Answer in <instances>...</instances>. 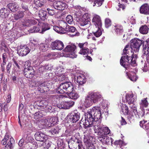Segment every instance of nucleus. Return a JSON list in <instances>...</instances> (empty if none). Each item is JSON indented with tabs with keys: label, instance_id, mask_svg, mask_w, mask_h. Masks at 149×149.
Returning <instances> with one entry per match:
<instances>
[{
	"label": "nucleus",
	"instance_id": "1",
	"mask_svg": "<svg viewBox=\"0 0 149 149\" xmlns=\"http://www.w3.org/2000/svg\"><path fill=\"white\" fill-rule=\"evenodd\" d=\"M101 109L98 107H94L88 110L85 115V120L83 124L85 128L93 129L95 133L100 136L108 134L110 130L107 127H103L101 124Z\"/></svg>",
	"mask_w": 149,
	"mask_h": 149
},
{
	"label": "nucleus",
	"instance_id": "2",
	"mask_svg": "<svg viewBox=\"0 0 149 149\" xmlns=\"http://www.w3.org/2000/svg\"><path fill=\"white\" fill-rule=\"evenodd\" d=\"M126 102L130 104V107L131 108L130 112L127 117V119L130 122L134 119V115L137 117L138 115L137 110V108L135 105L134 103L136 101L137 96L132 93H127L125 96Z\"/></svg>",
	"mask_w": 149,
	"mask_h": 149
},
{
	"label": "nucleus",
	"instance_id": "3",
	"mask_svg": "<svg viewBox=\"0 0 149 149\" xmlns=\"http://www.w3.org/2000/svg\"><path fill=\"white\" fill-rule=\"evenodd\" d=\"M77 47L73 43H71L67 45L63 50L65 52L63 56L72 58H75L77 56L76 54Z\"/></svg>",
	"mask_w": 149,
	"mask_h": 149
},
{
	"label": "nucleus",
	"instance_id": "4",
	"mask_svg": "<svg viewBox=\"0 0 149 149\" xmlns=\"http://www.w3.org/2000/svg\"><path fill=\"white\" fill-rule=\"evenodd\" d=\"M73 90V86L71 82H66L62 83L56 88V92L60 94H68Z\"/></svg>",
	"mask_w": 149,
	"mask_h": 149
},
{
	"label": "nucleus",
	"instance_id": "5",
	"mask_svg": "<svg viewBox=\"0 0 149 149\" xmlns=\"http://www.w3.org/2000/svg\"><path fill=\"white\" fill-rule=\"evenodd\" d=\"M74 78L75 81L79 85L78 90L79 92L82 93L84 91V88L81 87V85L84 84L86 81L85 77L83 74L78 73L74 75Z\"/></svg>",
	"mask_w": 149,
	"mask_h": 149
},
{
	"label": "nucleus",
	"instance_id": "6",
	"mask_svg": "<svg viewBox=\"0 0 149 149\" xmlns=\"http://www.w3.org/2000/svg\"><path fill=\"white\" fill-rule=\"evenodd\" d=\"M14 142V139L8 134H6L1 141V143L3 145L6 144L5 149H11L13 148V144Z\"/></svg>",
	"mask_w": 149,
	"mask_h": 149
},
{
	"label": "nucleus",
	"instance_id": "7",
	"mask_svg": "<svg viewBox=\"0 0 149 149\" xmlns=\"http://www.w3.org/2000/svg\"><path fill=\"white\" fill-rule=\"evenodd\" d=\"M88 43L85 42L83 43H79L78 44L79 47L81 48V49L79 52V53L83 55H88V54L90 52L92 54L93 50L89 49L87 48Z\"/></svg>",
	"mask_w": 149,
	"mask_h": 149
},
{
	"label": "nucleus",
	"instance_id": "8",
	"mask_svg": "<svg viewBox=\"0 0 149 149\" xmlns=\"http://www.w3.org/2000/svg\"><path fill=\"white\" fill-rule=\"evenodd\" d=\"M88 94L93 103H97L102 98L101 94L98 92H89Z\"/></svg>",
	"mask_w": 149,
	"mask_h": 149
},
{
	"label": "nucleus",
	"instance_id": "9",
	"mask_svg": "<svg viewBox=\"0 0 149 149\" xmlns=\"http://www.w3.org/2000/svg\"><path fill=\"white\" fill-rule=\"evenodd\" d=\"M67 117L70 122L72 123H76L80 118V113L77 110H74L71 113L69 114Z\"/></svg>",
	"mask_w": 149,
	"mask_h": 149
},
{
	"label": "nucleus",
	"instance_id": "10",
	"mask_svg": "<svg viewBox=\"0 0 149 149\" xmlns=\"http://www.w3.org/2000/svg\"><path fill=\"white\" fill-rule=\"evenodd\" d=\"M142 43V41L139 39H132L131 40V48L132 49V50H134L135 52H137Z\"/></svg>",
	"mask_w": 149,
	"mask_h": 149
},
{
	"label": "nucleus",
	"instance_id": "11",
	"mask_svg": "<svg viewBox=\"0 0 149 149\" xmlns=\"http://www.w3.org/2000/svg\"><path fill=\"white\" fill-rule=\"evenodd\" d=\"M17 51L19 55L23 56L27 55L30 52V49L26 45H21L18 47Z\"/></svg>",
	"mask_w": 149,
	"mask_h": 149
},
{
	"label": "nucleus",
	"instance_id": "12",
	"mask_svg": "<svg viewBox=\"0 0 149 149\" xmlns=\"http://www.w3.org/2000/svg\"><path fill=\"white\" fill-rule=\"evenodd\" d=\"M64 45L62 42L57 40L53 42L51 44V47L53 49L61 50L64 48Z\"/></svg>",
	"mask_w": 149,
	"mask_h": 149
},
{
	"label": "nucleus",
	"instance_id": "13",
	"mask_svg": "<svg viewBox=\"0 0 149 149\" xmlns=\"http://www.w3.org/2000/svg\"><path fill=\"white\" fill-rule=\"evenodd\" d=\"M21 24L23 27H29L37 23L36 20L30 19L28 18H24L22 20Z\"/></svg>",
	"mask_w": 149,
	"mask_h": 149
},
{
	"label": "nucleus",
	"instance_id": "14",
	"mask_svg": "<svg viewBox=\"0 0 149 149\" xmlns=\"http://www.w3.org/2000/svg\"><path fill=\"white\" fill-rule=\"evenodd\" d=\"M129 55L124 56L121 57L120 60L121 65L123 66L128 71L130 69L129 66Z\"/></svg>",
	"mask_w": 149,
	"mask_h": 149
},
{
	"label": "nucleus",
	"instance_id": "15",
	"mask_svg": "<svg viewBox=\"0 0 149 149\" xmlns=\"http://www.w3.org/2000/svg\"><path fill=\"white\" fill-rule=\"evenodd\" d=\"M61 23L65 25L66 27V29L67 32H70L71 33L75 32V33L72 35L73 36H79V33L78 32L76 28L74 26H70L67 25V24L63 21H61Z\"/></svg>",
	"mask_w": 149,
	"mask_h": 149
},
{
	"label": "nucleus",
	"instance_id": "16",
	"mask_svg": "<svg viewBox=\"0 0 149 149\" xmlns=\"http://www.w3.org/2000/svg\"><path fill=\"white\" fill-rule=\"evenodd\" d=\"M74 104V102L71 101L68 102L63 101L59 104L58 106L60 109H68L72 107Z\"/></svg>",
	"mask_w": 149,
	"mask_h": 149
},
{
	"label": "nucleus",
	"instance_id": "17",
	"mask_svg": "<svg viewBox=\"0 0 149 149\" xmlns=\"http://www.w3.org/2000/svg\"><path fill=\"white\" fill-rule=\"evenodd\" d=\"M39 127L41 128H48L52 126L51 123L49 118L41 120L38 124Z\"/></svg>",
	"mask_w": 149,
	"mask_h": 149
},
{
	"label": "nucleus",
	"instance_id": "18",
	"mask_svg": "<svg viewBox=\"0 0 149 149\" xmlns=\"http://www.w3.org/2000/svg\"><path fill=\"white\" fill-rule=\"evenodd\" d=\"M35 74L34 69L32 67L28 68H25L24 71V74L25 76L28 78H32Z\"/></svg>",
	"mask_w": 149,
	"mask_h": 149
},
{
	"label": "nucleus",
	"instance_id": "19",
	"mask_svg": "<svg viewBox=\"0 0 149 149\" xmlns=\"http://www.w3.org/2000/svg\"><path fill=\"white\" fill-rule=\"evenodd\" d=\"M53 6L55 9L60 10H64L67 6L65 3L60 1H57L54 2Z\"/></svg>",
	"mask_w": 149,
	"mask_h": 149
},
{
	"label": "nucleus",
	"instance_id": "20",
	"mask_svg": "<svg viewBox=\"0 0 149 149\" xmlns=\"http://www.w3.org/2000/svg\"><path fill=\"white\" fill-rule=\"evenodd\" d=\"M92 22L94 25V26H102L101 18L98 15L95 14L93 15Z\"/></svg>",
	"mask_w": 149,
	"mask_h": 149
},
{
	"label": "nucleus",
	"instance_id": "21",
	"mask_svg": "<svg viewBox=\"0 0 149 149\" xmlns=\"http://www.w3.org/2000/svg\"><path fill=\"white\" fill-rule=\"evenodd\" d=\"M35 138L38 141L44 142L47 139V136L40 132H36L35 134Z\"/></svg>",
	"mask_w": 149,
	"mask_h": 149
},
{
	"label": "nucleus",
	"instance_id": "22",
	"mask_svg": "<svg viewBox=\"0 0 149 149\" xmlns=\"http://www.w3.org/2000/svg\"><path fill=\"white\" fill-rule=\"evenodd\" d=\"M98 139L103 144H109L110 142L112 144H113V140L112 138H109L107 136H100L98 138Z\"/></svg>",
	"mask_w": 149,
	"mask_h": 149
},
{
	"label": "nucleus",
	"instance_id": "23",
	"mask_svg": "<svg viewBox=\"0 0 149 149\" xmlns=\"http://www.w3.org/2000/svg\"><path fill=\"white\" fill-rule=\"evenodd\" d=\"M102 26H94L93 33L96 37H99L102 34Z\"/></svg>",
	"mask_w": 149,
	"mask_h": 149
},
{
	"label": "nucleus",
	"instance_id": "24",
	"mask_svg": "<svg viewBox=\"0 0 149 149\" xmlns=\"http://www.w3.org/2000/svg\"><path fill=\"white\" fill-rule=\"evenodd\" d=\"M140 13L145 15L149 14V5L147 4L143 5L140 9Z\"/></svg>",
	"mask_w": 149,
	"mask_h": 149
},
{
	"label": "nucleus",
	"instance_id": "25",
	"mask_svg": "<svg viewBox=\"0 0 149 149\" xmlns=\"http://www.w3.org/2000/svg\"><path fill=\"white\" fill-rule=\"evenodd\" d=\"M38 90L41 93L47 92L49 90V88L47 85L46 82L41 84L38 86Z\"/></svg>",
	"mask_w": 149,
	"mask_h": 149
},
{
	"label": "nucleus",
	"instance_id": "26",
	"mask_svg": "<svg viewBox=\"0 0 149 149\" xmlns=\"http://www.w3.org/2000/svg\"><path fill=\"white\" fill-rule=\"evenodd\" d=\"M132 49L130 48L129 45H126L123 50V55L124 56V55H125V56L129 55V57L130 58L132 56V57L134 53L132 52Z\"/></svg>",
	"mask_w": 149,
	"mask_h": 149
},
{
	"label": "nucleus",
	"instance_id": "27",
	"mask_svg": "<svg viewBox=\"0 0 149 149\" xmlns=\"http://www.w3.org/2000/svg\"><path fill=\"white\" fill-rule=\"evenodd\" d=\"M93 103V100L91 99V98L88 94L85 98L84 103V105L86 108H88L91 106Z\"/></svg>",
	"mask_w": 149,
	"mask_h": 149
},
{
	"label": "nucleus",
	"instance_id": "28",
	"mask_svg": "<svg viewBox=\"0 0 149 149\" xmlns=\"http://www.w3.org/2000/svg\"><path fill=\"white\" fill-rule=\"evenodd\" d=\"M143 52L145 55H148L149 54V40L144 42L143 45Z\"/></svg>",
	"mask_w": 149,
	"mask_h": 149
},
{
	"label": "nucleus",
	"instance_id": "29",
	"mask_svg": "<svg viewBox=\"0 0 149 149\" xmlns=\"http://www.w3.org/2000/svg\"><path fill=\"white\" fill-rule=\"evenodd\" d=\"M126 71V76L130 80L133 81H136L137 79V77L134 73L128 72L127 71Z\"/></svg>",
	"mask_w": 149,
	"mask_h": 149
},
{
	"label": "nucleus",
	"instance_id": "30",
	"mask_svg": "<svg viewBox=\"0 0 149 149\" xmlns=\"http://www.w3.org/2000/svg\"><path fill=\"white\" fill-rule=\"evenodd\" d=\"M9 11L6 8H2L0 10V17L2 18H6L8 16Z\"/></svg>",
	"mask_w": 149,
	"mask_h": 149
},
{
	"label": "nucleus",
	"instance_id": "31",
	"mask_svg": "<svg viewBox=\"0 0 149 149\" xmlns=\"http://www.w3.org/2000/svg\"><path fill=\"white\" fill-rule=\"evenodd\" d=\"M41 27L42 33H43L46 31L50 29V26L47 23L43 22H40V25Z\"/></svg>",
	"mask_w": 149,
	"mask_h": 149
},
{
	"label": "nucleus",
	"instance_id": "32",
	"mask_svg": "<svg viewBox=\"0 0 149 149\" xmlns=\"http://www.w3.org/2000/svg\"><path fill=\"white\" fill-rule=\"evenodd\" d=\"M115 31L116 33L118 35L121 34L123 31V26L119 25L117 24L114 26Z\"/></svg>",
	"mask_w": 149,
	"mask_h": 149
},
{
	"label": "nucleus",
	"instance_id": "33",
	"mask_svg": "<svg viewBox=\"0 0 149 149\" xmlns=\"http://www.w3.org/2000/svg\"><path fill=\"white\" fill-rule=\"evenodd\" d=\"M8 6L10 10L13 12H15L18 7V6L15 3H10Z\"/></svg>",
	"mask_w": 149,
	"mask_h": 149
},
{
	"label": "nucleus",
	"instance_id": "34",
	"mask_svg": "<svg viewBox=\"0 0 149 149\" xmlns=\"http://www.w3.org/2000/svg\"><path fill=\"white\" fill-rule=\"evenodd\" d=\"M121 107H122L121 111L124 114H127V117L130 112V111L131 110V108H130V109L129 111L128 107L126 104H122V106H121Z\"/></svg>",
	"mask_w": 149,
	"mask_h": 149
},
{
	"label": "nucleus",
	"instance_id": "35",
	"mask_svg": "<svg viewBox=\"0 0 149 149\" xmlns=\"http://www.w3.org/2000/svg\"><path fill=\"white\" fill-rule=\"evenodd\" d=\"M141 127L142 126L143 128L145 130H149V120H143L140 122Z\"/></svg>",
	"mask_w": 149,
	"mask_h": 149
},
{
	"label": "nucleus",
	"instance_id": "36",
	"mask_svg": "<svg viewBox=\"0 0 149 149\" xmlns=\"http://www.w3.org/2000/svg\"><path fill=\"white\" fill-rule=\"evenodd\" d=\"M90 1L93 2V6L98 7L102 5L104 0H88Z\"/></svg>",
	"mask_w": 149,
	"mask_h": 149
},
{
	"label": "nucleus",
	"instance_id": "37",
	"mask_svg": "<svg viewBox=\"0 0 149 149\" xmlns=\"http://www.w3.org/2000/svg\"><path fill=\"white\" fill-rule=\"evenodd\" d=\"M85 143L86 148L84 149H95L94 146L90 141H89L88 140L86 141L85 140Z\"/></svg>",
	"mask_w": 149,
	"mask_h": 149
},
{
	"label": "nucleus",
	"instance_id": "38",
	"mask_svg": "<svg viewBox=\"0 0 149 149\" xmlns=\"http://www.w3.org/2000/svg\"><path fill=\"white\" fill-rule=\"evenodd\" d=\"M68 94V96L70 98L74 100L77 99L79 97L78 93L72 91Z\"/></svg>",
	"mask_w": 149,
	"mask_h": 149
},
{
	"label": "nucleus",
	"instance_id": "39",
	"mask_svg": "<svg viewBox=\"0 0 149 149\" xmlns=\"http://www.w3.org/2000/svg\"><path fill=\"white\" fill-rule=\"evenodd\" d=\"M47 13L46 11L42 9L39 11L38 15L41 19L44 20L46 18Z\"/></svg>",
	"mask_w": 149,
	"mask_h": 149
},
{
	"label": "nucleus",
	"instance_id": "40",
	"mask_svg": "<svg viewBox=\"0 0 149 149\" xmlns=\"http://www.w3.org/2000/svg\"><path fill=\"white\" fill-rule=\"evenodd\" d=\"M140 32L142 34H146L148 32V28L146 25L141 26L139 29Z\"/></svg>",
	"mask_w": 149,
	"mask_h": 149
},
{
	"label": "nucleus",
	"instance_id": "41",
	"mask_svg": "<svg viewBox=\"0 0 149 149\" xmlns=\"http://www.w3.org/2000/svg\"><path fill=\"white\" fill-rule=\"evenodd\" d=\"M43 114L41 111L37 112L33 115V118L36 119H40L42 117Z\"/></svg>",
	"mask_w": 149,
	"mask_h": 149
},
{
	"label": "nucleus",
	"instance_id": "42",
	"mask_svg": "<svg viewBox=\"0 0 149 149\" xmlns=\"http://www.w3.org/2000/svg\"><path fill=\"white\" fill-rule=\"evenodd\" d=\"M24 16V14L23 12L22 11H19L14 15V17L15 19L17 20L20 18L23 17Z\"/></svg>",
	"mask_w": 149,
	"mask_h": 149
},
{
	"label": "nucleus",
	"instance_id": "43",
	"mask_svg": "<svg viewBox=\"0 0 149 149\" xmlns=\"http://www.w3.org/2000/svg\"><path fill=\"white\" fill-rule=\"evenodd\" d=\"M89 23L88 20H86L82 17L79 19V23L81 26H84Z\"/></svg>",
	"mask_w": 149,
	"mask_h": 149
},
{
	"label": "nucleus",
	"instance_id": "44",
	"mask_svg": "<svg viewBox=\"0 0 149 149\" xmlns=\"http://www.w3.org/2000/svg\"><path fill=\"white\" fill-rule=\"evenodd\" d=\"M39 48L41 51L43 52H45L48 49V47L46 44L42 43L39 45Z\"/></svg>",
	"mask_w": 149,
	"mask_h": 149
},
{
	"label": "nucleus",
	"instance_id": "45",
	"mask_svg": "<svg viewBox=\"0 0 149 149\" xmlns=\"http://www.w3.org/2000/svg\"><path fill=\"white\" fill-rule=\"evenodd\" d=\"M34 2L35 5L37 6H40L43 5L45 2V0H34Z\"/></svg>",
	"mask_w": 149,
	"mask_h": 149
},
{
	"label": "nucleus",
	"instance_id": "46",
	"mask_svg": "<svg viewBox=\"0 0 149 149\" xmlns=\"http://www.w3.org/2000/svg\"><path fill=\"white\" fill-rule=\"evenodd\" d=\"M59 129L58 127H56L54 128H52L49 131V132L53 135H55L58 134L59 132Z\"/></svg>",
	"mask_w": 149,
	"mask_h": 149
},
{
	"label": "nucleus",
	"instance_id": "47",
	"mask_svg": "<svg viewBox=\"0 0 149 149\" xmlns=\"http://www.w3.org/2000/svg\"><path fill=\"white\" fill-rule=\"evenodd\" d=\"M67 22L70 24H72L73 22V19L71 15H69L67 16L66 18Z\"/></svg>",
	"mask_w": 149,
	"mask_h": 149
},
{
	"label": "nucleus",
	"instance_id": "48",
	"mask_svg": "<svg viewBox=\"0 0 149 149\" xmlns=\"http://www.w3.org/2000/svg\"><path fill=\"white\" fill-rule=\"evenodd\" d=\"M148 104V103L146 98L143 100H142L141 102L140 103L141 107H146Z\"/></svg>",
	"mask_w": 149,
	"mask_h": 149
},
{
	"label": "nucleus",
	"instance_id": "49",
	"mask_svg": "<svg viewBox=\"0 0 149 149\" xmlns=\"http://www.w3.org/2000/svg\"><path fill=\"white\" fill-rule=\"evenodd\" d=\"M48 104L47 102L45 100H43L40 101L39 103V104L38 105L40 107L45 108V106L47 105Z\"/></svg>",
	"mask_w": 149,
	"mask_h": 149
},
{
	"label": "nucleus",
	"instance_id": "50",
	"mask_svg": "<svg viewBox=\"0 0 149 149\" xmlns=\"http://www.w3.org/2000/svg\"><path fill=\"white\" fill-rule=\"evenodd\" d=\"M50 122L51 123V124H56L58 121V118L56 117H53L49 119Z\"/></svg>",
	"mask_w": 149,
	"mask_h": 149
},
{
	"label": "nucleus",
	"instance_id": "51",
	"mask_svg": "<svg viewBox=\"0 0 149 149\" xmlns=\"http://www.w3.org/2000/svg\"><path fill=\"white\" fill-rule=\"evenodd\" d=\"M61 24L63 25V26H61V28H60L59 33L62 34L65 33L67 32V31L66 29V26H65V25L63 24H62L61 23Z\"/></svg>",
	"mask_w": 149,
	"mask_h": 149
},
{
	"label": "nucleus",
	"instance_id": "52",
	"mask_svg": "<svg viewBox=\"0 0 149 149\" xmlns=\"http://www.w3.org/2000/svg\"><path fill=\"white\" fill-rule=\"evenodd\" d=\"M105 27L107 28L110 26L111 24V21L110 19L109 18H107L105 19Z\"/></svg>",
	"mask_w": 149,
	"mask_h": 149
},
{
	"label": "nucleus",
	"instance_id": "53",
	"mask_svg": "<svg viewBox=\"0 0 149 149\" xmlns=\"http://www.w3.org/2000/svg\"><path fill=\"white\" fill-rule=\"evenodd\" d=\"M46 110L48 112H53L54 109L51 106L48 105V104L45 106Z\"/></svg>",
	"mask_w": 149,
	"mask_h": 149
},
{
	"label": "nucleus",
	"instance_id": "54",
	"mask_svg": "<svg viewBox=\"0 0 149 149\" xmlns=\"http://www.w3.org/2000/svg\"><path fill=\"white\" fill-rule=\"evenodd\" d=\"M125 8V6L123 4H120L116 7L117 10L118 11H120L121 9L123 10Z\"/></svg>",
	"mask_w": 149,
	"mask_h": 149
},
{
	"label": "nucleus",
	"instance_id": "55",
	"mask_svg": "<svg viewBox=\"0 0 149 149\" xmlns=\"http://www.w3.org/2000/svg\"><path fill=\"white\" fill-rule=\"evenodd\" d=\"M115 145H125L126 144L122 140H119L116 141L114 143Z\"/></svg>",
	"mask_w": 149,
	"mask_h": 149
},
{
	"label": "nucleus",
	"instance_id": "56",
	"mask_svg": "<svg viewBox=\"0 0 149 149\" xmlns=\"http://www.w3.org/2000/svg\"><path fill=\"white\" fill-rule=\"evenodd\" d=\"M90 15L88 13H85L83 15L82 18L86 20H88L90 22Z\"/></svg>",
	"mask_w": 149,
	"mask_h": 149
},
{
	"label": "nucleus",
	"instance_id": "57",
	"mask_svg": "<svg viewBox=\"0 0 149 149\" xmlns=\"http://www.w3.org/2000/svg\"><path fill=\"white\" fill-rule=\"evenodd\" d=\"M40 84V82L35 81H33L31 82L32 86L34 87H38V86Z\"/></svg>",
	"mask_w": 149,
	"mask_h": 149
},
{
	"label": "nucleus",
	"instance_id": "58",
	"mask_svg": "<svg viewBox=\"0 0 149 149\" xmlns=\"http://www.w3.org/2000/svg\"><path fill=\"white\" fill-rule=\"evenodd\" d=\"M33 140V138L31 136H27L26 139V141L27 143H31Z\"/></svg>",
	"mask_w": 149,
	"mask_h": 149
},
{
	"label": "nucleus",
	"instance_id": "59",
	"mask_svg": "<svg viewBox=\"0 0 149 149\" xmlns=\"http://www.w3.org/2000/svg\"><path fill=\"white\" fill-rule=\"evenodd\" d=\"M31 43L34 46H36L38 43V41L37 40L33 38L30 40Z\"/></svg>",
	"mask_w": 149,
	"mask_h": 149
},
{
	"label": "nucleus",
	"instance_id": "60",
	"mask_svg": "<svg viewBox=\"0 0 149 149\" xmlns=\"http://www.w3.org/2000/svg\"><path fill=\"white\" fill-rule=\"evenodd\" d=\"M77 145H78L79 149H81L83 147L82 143L80 140H77L76 143Z\"/></svg>",
	"mask_w": 149,
	"mask_h": 149
},
{
	"label": "nucleus",
	"instance_id": "61",
	"mask_svg": "<svg viewBox=\"0 0 149 149\" xmlns=\"http://www.w3.org/2000/svg\"><path fill=\"white\" fill-rule=\"evenodd\" d=\"M63 70V69L61 68L60 67H58L56 68V70L55 71L58 74L62 72Z\"/></svg>",
	"mask_w": 149,
	"mask_h": 149
},
{
	"label": "nucleus",
	"instance_id": "62",
	"mask_svg": "<svg viewBox=\"0 0 149 149\" xmlns=\"http://www.w3.org/2000/svg\"><path fill=\"white\" fill-rule=\"evenodd\" d=\"M59 77V79L61 81H63V80H67L68 79L67 77L64 74H61L60 75Z\"/></svg>",
	"mask_w": 149,
	"mask_h": 149
},
{
	"label": "nucleus",
	"instance_id": "63",
	"mask_svg": "<svg viewBox=\"0 0 149 149\" xmlns=\"http://www.w3.org/2000/svg\"><path fill=\"white\" fill-rule=\"evenodd\" d=\"M12 63L10 62H9L8 63L6 67L7 72L8 73H10V70L11 66Z\"/></svg>",
	"mask_w": 149,
	"mask_h": 149
},
{
	"label": "nucleus",
	"instance_id": "64",
	"mask_svg": "<svg viewBox=\"0 0 149 149\" xmlns=\"http://www.w3.org/2000/svg\"><path fill=\"white\" fill-rule=\"evenodd\" d=\"M107 104V101L105 100H103L102 101V106L104 108H105L107 107L108 105Z\"/></svg>",
	"mask_w": 149,
	"mask_h": 149
}]
</instances>
